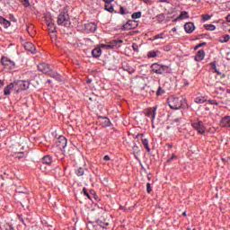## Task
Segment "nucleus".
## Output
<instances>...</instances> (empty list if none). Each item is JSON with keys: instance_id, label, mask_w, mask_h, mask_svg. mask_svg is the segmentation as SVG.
Listing matches in <instances>:
<instances>
[{"instance_id": "obj_6", "label": "nucleus", "mask_w": 230, "mask_h": 230, "mask_svg": "<svg viewBox=\"0 0 230 230\" xmlns=\"http://www.w3.org/2000/svg\"><path fill=\"white\" fill-rule=\"evenodd\" d=\"M109 222H111V220L109 219V215L107 214H102L97 219L98 226H100V227H102V229L107 228V226H109Z\"/></svg>"}, {"instance_id": "obj_7", "label": "nucleus", "mask_w": 230, "mask_h": 230, "mask_svg": "<svg viewBox=\"0 0 230 230\" xmlns=\"http://www.w3.org/2000/svg\"><path fill=\"white\" fill-rule=\"evenodd\" d=\"M1 64L4 66L5 69H15V62L12 61L10 58L6 57H2L1 58Z\"/></svg>"}, {"instance_id": "obj_19", "label": "nucleus", "mask_w": 230, "mask_h": 230, "mask_svg": "<svg viewBox=\"0 0 230 230\" xmlns=\"http://www.w3.org/2000/svg\"><path fill=\"white\" fill-rule=\"evenodd\" d=\"M92 55L94 58H100L102 57V49L97 47L92 50Z\"/></svg>"}, {"instance_id": "obj_25", "label": "nucleus", "mask_w": 230, "mask_h": 230, "mask_svg": "<svg viewBox=\"0 0 230 230\" xmlns=\"http://www.w3.org/2000/svg\"><path fill=\"white\" fill-rule=\"evenodd\" d=\"M208 102V98L205 96H199L195 98V102L196 103H206Z\"/></svg>"}, {"instance_id": "obj_60", "label": "nucleus", "mask_w": 230, "mask_h": 230, "mask_svg": "<svg viewBox=\"0 0 230 230\" xmlns=\"http://www.w3.org/2000/svg\"><path fill=\"white\" fill-rule=\"evenodd\" d=\"M221 78H226L225 74H221Z\"/></svg>"}, {"instance_id": "obj_26", "label": "nucleus", "mask_w": 230, "mask_h": 230, "mask_svg": "<svg viewBox=\"0 0 230 230\" xmlns=\"http://www.w3.org/2000/svg\"><path fill=\"white\" fill-rule=\"evenodd\" d=\"M0 24L4 25V28H9L10 26V22L3 17H0Z\"/></svg>"}, {"instance_id": "obj_59", "label": "nucleus", "mask_w": 230, "mask_h": 230, "mask_svg": "<svg viewBox=\"0 0 230 230\" xmlns=\"http://www.w3.org/2000/svg\"><path fill=\"white\" fill-rule=\"evenodd\" d=\"M21 222L25 226L24 219L20 217Z\"/></svg>"}, {"instance_id": "obj_29", "label": "nucleus", "mask_w": 230, "mask_h": 230, "mask_svg": "<svg viewBox=\"0 0 230 230\" xmlns=\"http://www.w3.org/2000/svg\"><path fill=\"white\" fill-rule=\"evenodd\" d=\"M142 145L144 146V147L147 152H150V146H148V139L142 138Z\"/></svg>"}, {"instance_id": "obj_52", "label": "nucleus", "mask_w": 230, "mask_h": 230, "mask_svg": "<svg viewBox=\"0 0 230 230\" xmlns=\"http://www.w3.org/2000/svg\"><path fill=\"white\" fill-rule=\"evenodd\" d=\"M120 13L122 15H125V9H123V7H120Z\"/></svg>"}, {"instance_id": "obj_64", "label": "nucleus", "mask_w": 230, "mask_h": 230, "mask_svg": "<svg viewBox=\"0 0 230 230\" xmlns=\"http://www.w3.org/2000/svg\"><path fill=\"white\" fill-rule=\"evenodd\" d=\"M87 84H91V81H87Z\"/></svg>"}, {"instance_id": "obj_41", "label": "nucleus", "mask_w": 230, "mask_h": 230, "mask_svg": "<svg viewBox=\"0 0 230 230\" xmlns=\"http://www.w3.org/2000/svg\"><path fill=\"white\" fill-rule=\"evenodd\" d=\"M146 191H147V193L152 192V187L150 186V183H146Z\"/></svg>"}, {"instance_id": "obj_17", "label": "nucleus", "mask_w": 230, "mask_h": 230, "mask_svg": "<svg viewBox=\"0 0 230 230\" xmlns=\"http://www.w3.org/2000/svg\"><path fill=\"white\" fill-rule=\"evenodd\" d=\"M220 127H223V128L229 127L230 128V116H225L221 119Z\"/></svg>"}, {"instance_id": "obj_14", "label": "nucleus", "mask_w": 230, "mask_h": 230, "mask_svg": "<svg viewBox=\"0 0 230 230\" xmlns=\"http://www.w3.org/2000/svg\"><path fill=\"white\" fill-rule=\"evenodd\" d=\"M184 30L186 33H193V31H195V24L191 22H186L184 25Z\"/></svg>"}, {"instance_id": "obj_48", "label": "nucleus", "mask_w": 230, "mask_h": 230, "mask_svg": "<svg viewBox=\"0 0 230 230\" xmlns=\"http://www.w3.org/2000/svg\"><path fill=\"white\" fill-rule=\"evenodd\" d=\"M181 119H179V118L174 119H173V123H176V125H179V123H181Z\"/></svg>"}, {"instance_id": "obj_5", "label": "nucleus", "mask_w": 230, "mask_h": 230, "mask_svg": "<svg viewBox=\"0 0 230 230\" xmlns=\"http://www.w3.org/2000/svg\"><path fill=\"white\" fill-rule=\"evenodd\" d=\"M191 127L199 132V134H205L206 126H204V122L202 120H194L191 122Z\"/></svg>"}, {"instance_id": "obj_22", "label": "nucleus", "mask_w": 230, "mask_h": 230, "mask_svg": "<svg viewBox=\"0 0 230 230\" xmlns=\"http://www.w3.org/2000/svg\"><path fill=\"white\" fill-rule=\"evenodd\" d=\"M100 119L102 127H109L111 125V119H109V118L101 117Z\"/></svg>"}, {"instance_id": "obj_39", "label": "nucleus", "mask_w": 230, "mask_h": 230, "mask_svg": "<svg viewBox=\"0 0 230 230\" xmlns=\"http://www.w3.org/2000/svg\"><path fill=\"white\" fill-rule=\"evenodd\" d=\"M163 35H164V33H160V34H157V35H155V37H154V39L155 40H157V39H164V37H163Z\"/></svg>"}, {"instance_id": "obj_18", "label": "nucleus", "mask_w": 230, "mask_h": 230, "mask_svg": "<svg viewBox=\"0 0 230 230\" xmlns=\"http://www.w3.org/2000/svg\"><path fill=\"white\" fill-rule=\"evenodd\" d=\"M24 48L27 51H31V53H33V54L37 53L35 45H33V43L31 42H26L24 44Z\"/></svg>"}, {"instance_id": "obj_3", "label": "nucleus", "mask_w": 230, "mask_h": 230, "mask_svg": "<svg viewBox=\"0 0 230 230\" xmlns=\"http://www.w3.org/2000/svg\"><path fill=\"white\" fill-rule=\"evenodd\" d=\"M151 69L155 75H164L165 73H170V66L164 65H159L154 63L151 65Z\"/></svg>"}, {"instance_id": "obj_44", "label": "nucleus", "mask_w": 230, "mask_h": 230, "mask_svg": "<svg viewBox=\"0 0 230 230\" xmlns=\"http://www.w3.org/2000/svg\"><path fill=\"white\" fill-rule=\"evenodd\" d=\"M132 48H133V50H134V51H138V49H139V47H138L137 44H136V43H133V44H132Z\"/></svg>"}, {"instance_id": "obj_40", "label": "nucleus", "mask_w": 230, "mask_h": 230, "mask_svg": "<svg viewBox=\"0 0 230 230\" xmlns=\"http://www.w3.org/2000/svg\"><path fill=\"white\" fill-rule=\"evenodd\" d=\"M99 48H101V49H109V44H101Z\"/></svg>"}, {"instance_id": "obj_8", "label": "nucleus", "mask_w": 230, "mask_h": 230, "mask_svg": "<svg viewBox=\"0 0 230 230\" xmlns=\"http://www.w3.org/2000/svg\"><path fill=\"white\" fill-rule=\"evenodd\" d=\"M38 70L44 75H50L52 69L48 63H40L38 65Z\"/></svg>"}, {"instance_id": "obj_61", "label": "nucleus", "mask_w": 230, "mask_h": 230, "mask_svg": "<svg viewBox=\"0 0 230 230\" xmlns=\"http://www.w3.org/2000/svg\"><path fill=\"white\" fill-rule=\"evenodd\" d=\"M182 215H183V217H186V212H183Z\"/></svg>"}, {"instance_id": "obj_28", "label": "nucleus", "mask_w": 230, "mask_h": 230, "mask_svg": "<svg viewBox=\"0 0 230 230\" xmlns=\"http://www.w3.org/2000/svg\"><path fill=\"white\" fill-rule=\"evenodd\" d=\"M178 19H190V15L188 14V12L182 11L178 16Z\"/></svg>"}, {"instance_id": "obj_33", "label": "nucleus", "mask_w": 230, "mask_h": 230, "mask_svg": "<svg viewBox=\"0 0 230 230\" xmlns=\"http://www.w3.org/2000/svg\"><path fill=\"white\" fill-rule=\"evenodd\" d=\"M131 17L132 19H141V12L133 13Z\"/></svg>"}, {"instance_id": "obj_45", "label": "nucleus", "mask_w": 230, "mask_h": 230, "mask_svg": "<svg viewBox=\"0 0 230 230\" xmlns=\"http://www.w3.org/2000/svg\"><path fill=\"white\" fill-rule=\"evenodd\" d=\"M210 66H211L212 69H214V71H217V62H211Z\"/></svg>"}, {"instance_id": "obj_63", "label": "nucleus", "mask_w": 230, "mask_h": 230, "mask_svg": "<svg viewBox=\"0 0 230 230\" xmlns=\"http://www.w3.org/2000/svg\"><path fill=\"white\" fill-rule=\"evenodd\" d=\"M177 31V29H175V28L172 29V31Z\"/></svg>"}, {"instance_id": "obj_31", "label": "nucleus", "mask_w": 230, "mask_h": 230, "mask_svg": "<svg viewBox=\"0 0 230 230\" xmlns=\"http://www.w3.org/2000/svg\"><path fill=\"white\" fill-rule=\"evenodd\" d=\"M204 28L207 29L208 31H215V30H217V27L213 24H205Z\"/></svg>"}, {"instance_id": "obj_4", "label": "nucleus", "mask_w": 230, "mask_h": 230, "mask_svg": "<svg viewBox=\"0 0 230 230\" xmlns=\"http://www.w3.org/2000/svg\"><path fill=\"white\" fill-rule=\"evenodd\" d=\"M14 87L16 93L20 91H26V89H30V81H14Z\"/></svg>"}, {"instance_id": "obj_1", "label": "nucleus", "mask_w": 230, "mask_h": 230, "mask_svg": "<svg viewBox=\"0 0 230 230\" xmlns=\"http://www.w3.org/2000/svg\"><path fill=\"white\" fill-rule=\"evenodd\" d=\"M169 107L173 111H179V109H186L188 107V102L186 99L182 97H170L168 99Z\"/></svg>"}, {"instance_id": "obj_54", "label": "nucleus", "mask_w": 230, "mask_h": 230, "mask_svg": "<svg viewBox=\"0 0 230 230\" xmlns=\"http://www.w3.org/2000/svg\"><path fill=\"white\" fill-rule=\"evenodd\" d=\"M226 22H230V14L226 16Z\"/></svg>"}, {"instance_id": "obj_34", "label": "nucleus", "mask_w": 230, "mask_h": 230, "mask_svg": "<svg viewBox=\"0 0 230 230\" xmlns=\"http://www.w3.org/2000/svg\"><path fill=\"white\" fill-rule=\"evenodd\" d=\"M104 10H107V12H114V7L112 5H111V4H108L104 6Z\"/></svg>"}, {"instance_id": "obj_27", "label": "nucleus", "mask_w": 230, "mask_h": 230, "mask_svg": "<svg viewBox=\"0 0 230 230\" xmlns=\"http://www.w3.org/2000/svg\"><path fill=\"white\" fill-rule=\"evenodd\" d=\"M219 42H221V44H224V42H229L230 40V36L229 35H225L219 38Z\"/></svg>"}, {"instance_id": "obj_23", "label": "nucleus", "mask_w": 230, "mask_h": 230, "mask_svg": "<svg viewBox=\"0 0 230 230\" xmlns=\"http://www.w3.org/2000/svg\"><path fill=\"white\" fill-rule=\"evenodd\" d=\"M42 162L44 163V164H51V163H53V158H51L50 155H45L42 158Z\"/></svg>"}, {"instance_id": "obj_53", "label": "nucleus", "mask_w": 230, "mask_h": 230, "mask_svg": "<svg viewBox=\"0 0 230 230\" xmlns=\"http://www.w3.org/2000/svg\"><path fill=\"white\" fill-rule=\"evenodd\" d=\"M215 73H217V75H219L221 76L222 75V72L218 71V69L217 68L216 70H214Z\"/></svg>"}, {"instance_id": "obj_20", "label": "nucleus", "mask_w": 230, "mask_h": 230, "mask_svg": "<svg viewBox=\"0 0 230 230\" xmlns=\"http://www.w3.org/2000/svg\"><path fill=\"white\" fill-rule=\"evenodd\" d=\"M26 30L30 37H35V27L33 26V24L27 25Z\"/></svg>"}, {"instance_id": "obj_10", "label": "nucleus", "mask_w": 230, "mask_h": 230, "mask_svg": "<svg viewBox=\"0 0 230 230\" xmlns=\"http://www.w3.org/2000/svg\"><path fill=\"white\" fill-rule=\"evenodd\" d=\"M57 146L61 150H64L66 146H67V138L64 136H59V137L56 141Z\"/></svg>"}, {"instance_id": "obj_13", "label": "nucleus", "mask_w": 230, "mask_h": 230, "mask_svg": "<svg viewBox=\"0 0 230 230\" xmlns=\"http://www.w3.org/2000/svg\"><path fill=\"white\" fill-rule=\"evenodd\" d=\"M84 28L88 33H94V31H96L98 26L94 22H90V23H85Z\"/></svg>"}, {"instance_id": "obj_51", "label": "nucleus", "mask_w": 230, "mask_h": 230, "mask_svg": "<svg viewBox=\"0 0 230 230\" xmlns=\"http://www.w3.org/2000/svg\"><path fill=\"white\" fill-rule=\"evenodd\" d=\"M106 4H111L114 0H103Z\"/></svg>"}, {"instance_id": "obj_36", "label": "nucleus", "mask_w": 230, "mask_h": 230, "mask_svg": "<svg viewBox=\"0 0 230 230\" xmlns=\"http://www.w3.org/2000/svg\"><path fill=\"white\" fill-rule=\"evenodd\" d=\"M161 94H164V90H163V88L158 87L157 91H156V95L157 96H161Z\"/></svg>"}, {"instance_id": "obj_43", "label": "nucleus", "mask_w": 230, "mask_h": 230, "mask_svg": "<svg viewBox=\"0 0 230 230\" xmlns=\"http://www.w3.org/2000/svg\"><path fill=\"white\" fill-rule=\"evenodd\" d=\"M202 46H206V42L198 44V45L194 48V49L197 50V49H199V48H202Z\"/></svg>"}, {"instance_id": "obj_58", "label": "nucleus", "mask_w": 230, "mask_h": 230, "mask_svg": "<svg viewBox=\"0 0 230 230\" xmlns=\"http://www.w3.org/2000/svg\"><path fill=\"white\" fill-rule=\"evenodd\" d=\"M137 138L143 137V134H138V135H137Z\"/></svg>"}, {"instance_id": "obj_16", "label": "nucleus", "mask_w": 230, "mask_h": 230, "mask_svg": "<svg viewBox=\"0 0 230 230\" xmlns=\"http://www.w3.org/2000/svg\"><path fill=\"white\" fill-rule=\"evenodd\" d=\"M12 89H14L15 91V83H11L9 85L5 86L4 89V94L5 96H9V94L12 93Z\"/></svg>"}, {"instance_id": "obj_55", "label": "nucleus", "mask_w": 230, "mask_h": 230, "mask_svg": "<svg viewBox=\"0 0 230 230\" xmlns=\"http://www.w3.org/2000/svg\"><path fill=\"white\" fill-rule=\"evenodd\" d=\"M140 1H142V2L145 3L146 4H148V3H150V0H140Z\"/></svg>"}, {"instance_id": "obj_57", "label": "nucleus", "mask_w": 230, "mask_h": 230, "mask_svg": "<svg viewBox=\"0 0 230 230\" xmlns=\"http://www.w3.org/2000/svg\"><path fill=\"white\" fill-rule=\"evenodd\" d=\"M31 229H32V230H39V227H37V226H31Z\"/></svg>"}, {"instance_id": "obj_21", "label": "nucleus", "mask_w": 230, "mask_h": 230, "mask_svg": "<svg viewBox=\"0 0 230 230\" xmlns=\"http://www.w3.org/2000/svg\"><path fill=\"white\" fill-rule=\"evenodd\" d=\"M49 76H51V78H54L58 82H62V76L57 72L51 71L50 74H49Z\"/></svg>"}, {"instance_id": "obj_62", "label": "nucleus", "mask_w": 230, "mask_h": 230, "mask_svg": "<svg viewBox=\"0 0 230 230\" xmlns=\"http://www.w3.org/2000/svg\"><path fill=\"white\" fill-rule=\"evenodd\" d=\"M47 82H48V84H51V80H48Z\"/></svg>"}, {"instance_id": "obj_49", "label": "nucleus", "mask_w": 230, "mask_h": 230, "mask_svg": "<svg viewBox=\"0 0 230 230\" xmlns=\"http://www.w3.org/2000/svg\"><path fill=\"white\" fill-rule=\"evenodd\" d=\"M24 3V6H30V2L28 0H22Z\"/></svg>"}, {"instance_id": "obj_38", "label": "nucleus", "mask_w": 230, "mask_h": 230, "mask_svg": "<svg viewBox=\"0 0 230 230\" xmlns=\"http://www.w3.org/2000/svg\"><path fill=\"white\" fill-rule=\"evenodd\" d=\"M202 19L203 21H209V19H211V16H209V14H203Z\"/></svg>"}, {"instance_id": "obj_30", "label": "nucleus", "mask_w": 230, "mask_h": 230, "mask_svg": "<svg viewBox=\"0 0 230 230\" xmlns=\"http://www.w3.org/2000/svg\"><path fill=\"white\" fill-rule=\"evenodd\" d=\"M84 173H85V171L82 167H79L77 170H75V175H77V177H82Z\"/></svg>"}, {"instance_id": "obj_37", "label": "nucleus", "mask_w": 230, "mask_h": 230, "mask_svg": "<svg viewBox=\"0 0 230 230\" xmlns=\"http://www.w3.org/2000/svg\"><path fill=\"white\" fill-rule=\"evenodd\" d=\"M83 193L85 197H87L88 199H91V195H89V192H87V188L85 187L83 188Z\"/></svg>"}, {"instance_id": "obj_2", "label": "nucleus", "mask_w": 230, "mask_h": 230, "mask_svg": "<svg viewBox=\"0 0 230 230\" xmlns=\"http://www.w3.org/2000/svg\"><path fill=\"white\" fill-rule=\"evenodd\" d=\"M57 23L58 26H65V28H69V26H71V20L66 9L61 11L58 14Z\"/></svg>"}, {"instance_id": "obj_24", "label": "nucleus", "mask_w": 230, "mask_h": 230, "mask_svg": "<svg viewBox=\"0 0 230 230\" xmlns=\"http://www.w3.org/2000/svg\"><path fill=\"white\" fill-rule=\"evenodd\" d=\"M47 26H48L49 31L50 33H55V31H57V29L55 27V23H53V22H47Z\"/></svg>"}, {"instance_id": "obj_46", "label": "nucleus", "mask_w": 230, "mask_h": 230, "mask_svg": "<svg viewBox=\"0 0 230 230\" xmlns=\"http://www.w3.org/2000/svg\"><path fill=\"white\" fill-rule=\"evenodd\" d=\"M157 19H158V21H164V14H159L158 16H157Z\"/></svg>"}, {"instance_id": "obj_15", "label": "nucleus", "mask_w": 230, "mask_h": 230, "mask_svg": "<svg viewBox=\"0 0 230 230\" xmlns=\"http://www.w3.org/2000/svg\"><path fill=\"white\" fill-rule=\"evenodd\" d=\"M206 57V52L204 50H199L197 53H196V56L194 58V60L196 62H202V60H204V58Z\"/></svg>"}, {"instance_id": "obj_56", "label": "nucleus", "mask_w": 230, "mask_h": 230, "mask_svg": "<svg viewBox=\"0 0 230 230\" xmlns=\"http://www.w3.org/2000/svg\"><path fill=\"white\" fill-rule=\"evenodd\" d=\"M3 85H4V82H3V80H0V87H3Z\"/></svg>"}, {"instance_id": "obj_32", "label": "nucleus", "mask_w": 230, "mask_h": 230, "mask_svg": "<svg viewBox=\"0 0 230 230\" xmlns=\"http://www.w3.org/2000/svg\"><path fill=\"white\" fill-rule=\"evenodd\" d=\"M148 58H155L157 57V52L151 50L147 53Z\"/></svg>"}, {"instance_id": "obj_50", "label": "nucleus", "mask_w": 230, "mask_h": 230, "mask_svg": "<svg viewBox=\"0 0 230 230\" xmlns=\"http://www.w3.org/2000/svg\"><path fill=\"white\" fill-rule=\"evenodd\" d=\"M103 161H111V156H109V155H104V157H103Z\"/></svg>"}, {"instance_id": "obj_42", "label": "nucleus", "mask_w": 230, "mask_h": 230, "mask_svg": "<svg viewBox=\"0 0 230 230\" xmlns=\"http://www.w3.org/2000/svg\"><path fill=\"white\" fill-rule=\"evenodd\" d=\"M173 159H177V156H176L174 154H172V156H171V158H169V159L167 160V163H172V161Z\"/></svg>"}, {"instance_id": "obj_11", "label": "nucleus", "mask_w": 230, "mask_h": 230, "mask_svg": "<svg viewBox=\"0 0 230 230\" xmlns=\"http://www.w3.org/2000/svg\"><path fill=\"white\" fill-rule=\"evenodd\" d=\"M137 22L132 20V21H128L126 24H124L121 27V30L123 31H128L130 30H134V28H137Z\"/></svg>"}, {"instance_id": "obj_35", "label": "nucleus", "mask_w": 230, "mask_h": 230, "mask_svg": "<svg viewBox=\"0 0 230 230\" xmlns=\"http://www.w3.org/2000/svg\"><path fill=\"white\" fill-rule=\"evenodd\" d=\"M4 230H15V228H13V226L10 224H5L4 226Z\"/></svg>"}, {"instance_id": "obj_47", "label": "nucleus", "mask_w": 230, "mask_h": 230, "mask_svg": "<svg viewBox=\"0 0 230 230\" xmlns=\"http://www.w3.org/2000/svg\"><path fill=\"white\" fill-rule=\"evenodd\" d=\"M208 103H209L210 105H218V102H217V101H215V100H210V101H208Z\"/></svg>"}, {"instance_id": "obj_9", "label": "nucleus", "mask_w": 230, "mask_h": 230, "mask_svg": "<svg viewBox=\"0 0 230 230\" xmlns=\"http://www.w3.org/2000/svg\"><path fill=\"white\" fill-rule=\"evenodd\" d=\"M157 111V107L153 108H147L145 110V114L147 118H150L151 121L154 122V119H155V114Z\"/></svg>"}, {"instance_id": "obj_12", "label": "nucleus", "mask_w": 230, "mask_h": 230, "mask_svg": "<svg viewBox=\"0 0 230 230\" xmlns=\"http://www.w3.org/2000/svg\"><path fill=\"white\" fill-rule=\"evenodd\" d=\"M123 44V40H112L108 44V49H116L118 48H121V45Z\"/></svg>"}]
</instances>
